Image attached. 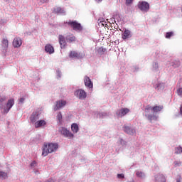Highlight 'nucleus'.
<instances>
[{
	"label": "nucleus",
	"mask_w": 182,
	"mask_h": 182,
	"mask_svg": "<svg viewBox=\"0 0 182 182\" xmlns=\"http://www.w3.org/2000/svg\"><path fill=\"white\" fill-rule=\"evenodd\" d=\"M163 110V106H154L151 107L148 105L145 107V117L149 120V122H153V120H157L159 117L154 113H159Z\"/></svg>",
	"instance_id": "1"
},
{
	"label": "nucleus",
	"mask_w": 182,
	"mask_h": 182,
	"mask_svg": "<svg viewBox=\"0 0 182 182\" xmlns=\"http://www.w3.org/2000/svg\"><path fill=\"white\" fill-rule=\"evenodd\" d=\"M58 144H46L43 146L42 156L46 157L49 154V153H53L58 150Z\"/></svg>",
	"instance_id": "2"
},
{
	"label": "nucleus",
	"mask_w": 182,
	"mask_h": 182,
	"mask_svg": "<svg viewBox=\"0 0 182 182\" xmlns=\"http://www.w3.org/2000/svg\"><path fill=\"white\" fill-rule=\"evenodd\" d=\"M67 23L70 25L73 31H75L76 32H80L83 30V27H82V25L75 21H70Z\"/></svg>",
	"instance_id": "3"
},
{
	"label": "nucleus",
	"mask_w": 182,
	"mask_h": 182,
	"mask_svg": "<svg viewBox=\"0 0 182 182\" xmlns=\"http://www.w3.org/2000/svg\"><path fill=\"white\" fill-rule=\"evenodd\" d=\"M59 132L64 137H68V139H73L75 137V135L70 131L63 127L59 128Z\"/></svg>",
	"instance_id": "4"
},
{
	"label": "nucleus",
	"mask_w": 182,
	"mask_h": 182,
	"mask_svg": "<svg viewBox=\"0 0 182 182\" xmlns=\"http://www.w3.org/2000/svg\"><path fill=\"white\" fill-rule=\"evenodd\" d=\"M74 95L77 97V99H80V100H85V99L87 97V94L82 89L77 90L74 92Z\"/></svg>",
	"instance_id": "5"
},
{
	"label": "nucleus",
	"mask_w": 182,
	"mask_h": 182,
	"mask_svg": "<svg viewBox=\"0 0 182 182\" xmlns=\"http://www.w3.org/2000/svg\"><path fill=\"white\" fill-rule=\"evenodd\" d=\"M66 100H60L56 101L55 105H54L53 109L54 112H58V110H60V109H63L66 106Z\"/></svg>",
	"instance_id": "6"
},
{
	"label": "nucleus",
	"mask_w": 182,
	"mask_h": 182,
	"mask_svg": "<svg viewBox=\"0 0 182 182\" xmlns=\"http://www.w3.org/2000/svg\"><path fill=\"white\" fill-rule=\"evenodd\" d=\"M138 8L141 11V12H149L150 5L146 1H139L138 4Z\"/></svg>",
	"instance_id": "7"
},
{
	"label": "nucleus",
	"mask_w": 182,
	"mask_h": 182,
	"mask_svg": "<svg viewBox=\"0 0 182 182\" xmlns=\"http://www.w3.org/2000/svg\"><path fill=\"white\" fill-rule=\"evenodd\" d=\"M123 130L124 133L129 134V136H134L136 134V128L132 126L124 125Z\"/></svg>",
	"instance_id": "8"
},
{
	"label": "nucleus",
	"mask_w": 182,
	"mask_h": 182,
	"mask_svg": "<svg viewBox=\"0 0 182 182\" xmlns=\"http://www.w3.org/2000/svg\"><path fill=\"white\" fill-rule=\"evenodd\" d=\"M129 112L130 109L129 108H122L116 112V114L118 117H123L124 116H126V114H127V113Z\"/></svg>",
	"instance_id": "9"
},
{
	"label": "nucleus",
	"mask_w": 182,
	"mask_h": 182,
	"mask_svg": "<svg viewBox=\"0 0 182 182\" xmlns=\"http://www.w3.org/2000/svg\"><path fill=\"white\" fill-rule=\"evenodd\" d=\"M15 105V101L14 99H10L8 100L6 107H4V113H8L12 107Z\"/></svg>",
	"instance_id": "10"
},
{
	"label": "nucleus",
	"mask_w": 182,
	"mask_h": 182,
	"mask_svg": "<svg viewBox=\"0 0 182 182\" xmlns=\"http://www.w3.org/2000/svg\"><path fill=\"white\" fill-rule=\"evenodd\" d=\"M84 83L88 89H93V82H92V80L88 76L84 77Z\"/></svg>",
	"instance_id": "11"
},
{
	"label": "nucleus",
	"mask_w": 182,
	"mask_h": 182,
	"mask_svg": "<svg viewBox=\"0 0 182 182\" xmlns=\"http://www.w3.org/2000/svg\"><path fill=\"white\" fill-rule=\"evenodd\" d=\"M154 182H166V176L163 173H158L154 176Z\"/></svg>",
	"instance_id": "12"
},
{
	"label": "nucleus",
	"mask_w": 182,
	"mask_h": 182,
	"mask_svg": "<svg viewBox=\"0 0 182 182\" xmlns=\"http://www.w3.org/2000/svg\"><path fill=\"white\" fill-rule=\"evenodd\" d=\"M132 36H133V34H132V31H130L128 29H125L124 31L123 34L122 35V38L123 41H126V39H130V38H132Z\"/></svg>",
	"instance_id": "13"
},
{
	"label": "nucleus",
	"mask_w": 182,
	"mask_h": 182,
	"mask_svg": "<svg viewBox=\"0 0 182 182\" xmlns=\"http://www.w3.org/2000/svg\"><path fill=\"white\" fill-rule=\"evenodd\" d=\"M69 57L71 58L72 59L73 58L82 59V58H83V55H82L80 53H77L76 51H70L69 54Z\"/></svg>",
	"instance_id": "14"
},
{
	"label": "nucleus",
	"mask_w": 182,
	"mask_h": 182,
	"mask_svg": "<svg viewBox=\"0 0 182 182\" xmlns=\"http://www.w3.org/2000/svg\"><path fill=\"white\" fill-rule=\"evenodd\" d=\"M45 51L46 53H49V55H52L53 53H55V48H53V46L50 44H47L45 46Z\"/></svg>",
	"instance_id": "15"
},
{
	"label": "nucleus",
	"mask_w": 182,
	"mask_h": 182,
	"mask_svg": "<svg viewBox=\"0 0 182 182\" xmlns=\"http://www.w3.org/2000/svg\"><path fill=\"white\" fill-rule=\"evenodd\" d=\"M22 45V40L21 38H15L13 41V46L14 48H20V46Z\"/></svg>",
	"instance_id": "16"
},
{
	"label": "nucleus",
	"mask_w": 182,
	"mask_h": 182,
	"mask_svg": "<svg viewBox=\"0 0 182 182\" xmlns=\"http://www.w3.org/2000/svg\"><path fill=\"white\" fill-rule=\"evenodd\" d=\"M54 13L58 14V15H66V11L62 7L54 8Z\"/></svg>",
	"instance_id": "17"
},
{
	"label": "nucleus",
	"mask_w": 182,
	"mask_h": 182,
	"mask_svg": "<svg viewBox=\"0 0 182 182\" xmlns=\"http://www.w3.org/2000/svg\"><path fill=\"white\" fill-rule=\"evenodd\" d=\"M165 86L166 85L164 82L159 81L155 86V89L159 92H161V90H164Z\"/></svg>",
	"instance_id": "18"
},
{
	"label": "nucleus",
	"mask_w": 182,
	"mask_h": 182,
	"mask_svg": "<svg viewBox=\"0 0 182 182\" xmlns=\"http://www.w3.org/2000/svg\"><path fill=\"white\" fill-rule=\"evenodd\" d=\"M39 119V114L38 112H33L31 116L30 120L31 123H36V120Z\"/></svg>",
	"instance_id": "19"
},
{
	"label": "nucleus",
	"mask_w": 182,
	"mask_h": 182,
	"mask_svg": "<svg viewBox=\"0 0 182 182\" xmlns=\"http://www.w3.org/2000/svg\"><path fill=\"white\" fill-rule=\"evenodd\" d=\"M59 43L60 45L61 49H63V48L66 46V41H65V37H63L62 35L59 36Z\"/></svg>",
	"instance_id": "20"
},
{
	"label": "nucleus",
	"mask_w": 182,
	"mask_h": 182,
	"mask_svg": "<svg viewBox=\"0 0 182 182\" xmlns=\"http://www.w3.org/2000/svg\"><path fill=\"white\" fill-rule=\"evenodd\" d=\"M46 122L45 120L42 119L40 121H37L35 123V127L36 129H38V127H43V126H46Z\"/></svg>",
	"instance_id": "21"
},
{
	"label": "nucleus",
	"mask_w": 182,
	"mask_h": 182,
	"mask_svg": "<svg viewBox=\"0 0 182 182\" xmlns=\"http://www.w3.org/2000/svg\"><path fill=\"white\" fill-rule=\"evenodd\" d=\"M95 52L97 55L102 56V55H105V52H106V48L103 47H100L98 48H96Z\"/></svg>",
	"instance_id": "22"
},
{
	"label": "nucleus",
	"mask_w": 182,
	"mask_h": 182,
	"mask_svg": "<svg viewBox=\"0 0 182 182\" xmlns=\"http://www.w3.org/2000/svg\"><path fill=\"white\" fill-rule=\"evenodd\" d=\"M135 174L139 178H146V173L141 171H136Z\"/></svg>",
	"instance_id": "23"
},
{
	"label": "nucleus",
	"mask_w": 182,
	"mask_h": 182,
	"mask_svg": "<svg viewBox=\"0 0 182 182\" xmlns=\"http://www.w3.org/2000/svg\"><path fill=\"white\" fill-rule=\"evenodd\" d=\"M5 100H6V96L0 97V109H5V103H4Z\"/></svg>",
	"instance_id": "24"
},
{
	"label": "nucleus",
	"mask_w": 182,
	"mask_h": 182,
	"mask_svg": "<svg viewBox=\"0 0 182 182\" xmlns=\"http://www.w3.org/2000/svg\"><path fill=\"white\" fill-rule=\"evenodd\" d=\"M71 130L73 133H77V132H79V125H77L76 123L72 124Z\"/></svg>",
	"instance_id": "25"
},
{
	"label": "nucleus",
	"mask_w": 182,
	"mask_h": 182,
	"mask_svg": "<svg viewBox=\"0 0 182 182\" xmlns=\"http://www.w3.org/2000/svg\"><path fill=\"white\" fill-rule=\"evenodd\" d=\"M8 46H9L8 38H4L2 40V47L4 48V50H6V49H8Z\"/></svg>",
	"instance_id": "26"
},
{
	"label": "nucleus",
	"mask_w": 182,
	"mask_h": 182,
	"mask_svg": "<svg viewBox=\"0 0 182 182\" xmlns=\"http://www.w3.org/2000/svg\"><path fill=\"white\" fill-rule=\"evenodd\" d=\"M152 70L153 72H159L160 70V66L159 65L158 63H153L152 64Z\"/></svg>",
	"instance_id": "27"
},
{
	"label": "nucleus",
	"mask_w": 182,
	"mask_h": 182,
	"mask_svg": "<svg viewBox=\"0 0 182 182\" xmlns=\"http://www.w3.org/2000/svg\"><path fill=\"white\" fill-rule=\"evenodd\" d=\"M0 178H3L4 180L8 178V173L6 172L0 171Z\"/></svg>",
	"instance_id": "28"
},
{
	"label": "nucleus",
	"mask_w": 182,
	"mask_h": 182,
	"mask_svg": "<svg viewBox=\"0 0 182 182\" xmlns=\"http://www.w3.org/2000/svg\"><path fill=\"white\" fill-rule=\"evenodd\" d=\"M66 41H67V42H69L70 43L72 42H75V41H76V37H75V36H71L67 37Z\"/></svg>",
	"instance_id": "29"
},
{
	"label": "nucleus",
	"mask_w": 182,
	"mask_h": 182,
	"mask_svg": "<svg viewBox=\"0 0 182 182\" xmlns=\"http://www.w3.org/2000/svg\"><path fill=\"white\" fill-rule=\"evenodd\" d=\"M171 36H174V32H173V31L167 32L166 33L165 38L166 39H170V38H171Z\"/></svg>",
	"instance_id": "30"
},
{
	"label": "nucleus",
	"mask_w": 182,
	"mask_h": 182,
	"mask_svg": "<svg viewBox=\"0 0 182 182\" xmlns=\"http://www.w3.org/2000/svg\"><path fill=\"white\" fill-rule=\"evenodd\" d=\"M182 147L181 146L175 148V154H181Z\"/></svg>",
	"instance_id": "31"
},
{
	"label": "nucleus",
	"mask_w": 182,
	"mask_h": 182,
	"mask_svg": "<svg viewBox=\"0 0 182 182\" xmlns=\"http://www.w3.org/2000/svg\"><path fill=\"white\" fill-rule=\"evenodd\" d=\"M117 144H120L121 146H126V141L123 140V139L119 138L117 141Z\"/></svg>",
	"instance_id": "32"
},
{
	"label": "nucleus",
	"mask_w": 182,
	"mask_h": 182,
	"mask_svg": "<svg viewBox=\"0 0 182 182\" xmlns=\"http://www.w3.org/2000/svg\"><path fill=\"white\" fill-rule=\"evenodd\" d=\"M182 162L181 161H175L173 162L174 167H180L181 166Z\"/></svg>",
	"instance_id": "33"
},
{
	"label": "nucleus",
	"mask_w": 182,
	"mask_h": 182,
	"mask_svg": "<svg viewBox=\"0 0 182 182\" xmlns=\"http://www.w3.org/2000/svg\"><path fill=\"white\" fill-rule=\"evenodd\" d=\"M57 119L59 122V123H62V112H58L57 115Z\"/></svg>",
	"instance_id": "34"
},
{
	"label": "nucleus",
	"mask_w": 182,
	"mask_h": 182,
	"mask_svg": "<svg viewBox=\"0 0 182 182\" xmlns=\"http://www.w3.org/2000/svg\"><path fill=\"white\" fill-rule=\"evenodd\" d=\"M56 76H57V79H60V77H62V72H60V70H58L56 71Z\"/></svg>",
	"instance_id": "35"
},
{
	"label": "nucleus",
	"mask_w": 182,
	"mask_h": 182,
	"mask_svg": "<svg viewBox=\"0 0 182 182\" xmlns=\"http://www.w3.org/2000/svg\"><path fill=\"white\" fill-rule=\"evenodd\" d=\"M99 117L103 119V117H106L107 114L106 112H100L98 114Z\"/></svg>",
	"instance_id": "36"
},
{
	"label": "nucleus",
	"mask_w": 182,
	"mask_h": 182,
	"mask_svg": "<svg viewBox=\"0 0 182 182\" xmlns=\"http://www.w3.org/2000/svg\"><path fill=\"white\" fill-rule=\"evenodd\" d=\"M172 66H173V68H178V66H180V61H175L172 64Z\"/></svg>",
	"instance_id": "37"
},
{
	"label": "nucleus",
	"mask_w": 182,
	"mask_h": 182,
	"mask_svg": "<svg viewBox=\"0 0 182 182\" xmlns=\"http://www.w3.org/2000/svg\"><path fill=\"white\" fill-rule=\"evenodd\" d=\"M178 96H180V97H182V87L177 90Z\"/></svg>",
	"instance_id": "38"
},
{
	"label": "nucleus",
	"mask_w": 182,
	"mask_h": 182,
	"mask_svg": "<svg viewBox=\"0 0 182 182\" xmlns=\"http://www.w3.org/2000/svg\"><path fill=\"white\" fill-rule=\"evenodd\" d=\"M30 166L31 167V168H35L36 166V161H33V162H31Z\"/></svg>",
	"instance_id": "39"
},
{
	"label": "nucleus",
	"mask_w": 182,
	"mask_h": 182,
	"mask_svg": "<svg viewBox=\"0 0 182 182\" xmlns=\"http://www.w3.org/2000/svg\"><path fill=\"white\" fill-rule=\"evenodd\" d=\"M118 178H124V174L119 173L117 175Z\"/></svg>",
	"instance_id": "40"
},
{
	"label": "nucleus",
	"mask_w": 182,
	"mask_h": 182,
	"mask_svg": "<svg viewBox=\"0 0 182 182\" xmlns=\"http://www.w3.org/2000/svg\"><path fill=\"white\" fill-rule=\"evenodd\" d=\"M133 3V0H126L127 5H130V4Z\"/></svg>",
	"instance_id": "41"
},
{
	"label": "nucleus",
	"mask_w": 182,
	"mask_h": 182,
	"mask_svg": "<svg viewBox=\"0 0 182 182\" xmlns=\"http://www.w3.org/2000/svg\"><path fill=\"white\" fill-rule=\"evenodd\" d=\"M19 103L22 104L23 102H25V98L21 97L18 100Z\"/></svg>",
	"instance_id": "42"
},
{
	"label": "nucleus",
	"mask_w": 182,
	"mask_h": 182,
	"mask_svg": "<svg viewBox=\"0 0 182 182\" xmlns=\"http://www.w3.org/2000/svg\"><path fill=\"white\" fill-rule=\"evenodd\" d=\"M176 182H181V176H178V177L176 178Z\"/></svg>",
	"instance_id": "43"
},
{
	"label": "nucleus",
	"mask_w": 182,
	"mask_h": 182,
	"mask_svg": "<svg viewBox=\"0 0 182 182\" xmlns=\"http://www.w3.org/2000/svg\"><path fill=\"white\" fill-rule=\"evenodd\" d=\"M40 2H41V4H46V2H49V0H40Z\"/></svg>",
	"instance_id": "44"
},
{
	"label": "nucleus",
	"mask_w": 182,
	"mask_h": 182,
	"mask_svg": "<svg viewBox=\"0 0 182 182\" xmlns=\"http://www.w3.org/2000/svg\"><path fill=\"white\" fill-rule=\"evenodd\" d=\"M179 114H180L181 116H182V105H181V107H180Z\"/></svg>",
	"instance_id": "45"
},
{
	"label": "nucleus",
	"mask_w": 182,
	"mask_h": 182,
	"mask_svg": "<svg viewBox=\"0 0 182 182\" xmlns=\"http://www.w3.org/2000/svg\"><path fill=\"white\" fill-rule=\"evenodd\" d=\"M45 182H55V181L52 178H49L48 180L46 181Z\"/></svg>",
	"instance_id": "46"
},
{
	"label": "nucleus",
	"mask_w": 182,
	"mask_h": 182,
	"mask_svg": "<svg viewBox=\"0 0 182 182\" xmlns=\"http://www.w3.org/2000/svg\"><path fill=\"white\" fill-rule=\"evenodd\" d=\"M103 0H96L97 2H102Z\"/></svg>",
	"instance_id": "47"
},
{
	"label": "nucleus",
	"mask_w": 182,
	"mask_h": 182,
	"mask_svg": "<svg viewBox=\"0 0 182 182\" xmlns=\"http://www.w3.org/2000/svg\"><path fill=\"white\" fill-rule=\"evenodd\" d=\"M38 173H39V171H37L36 172V174H38Z\"/></svg>",
	"instance_id": "48"
}]
</instances>
